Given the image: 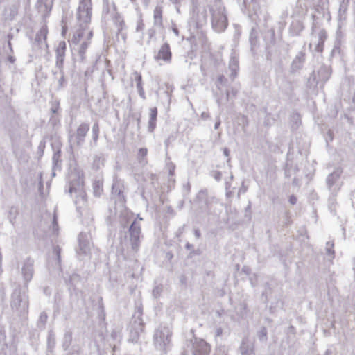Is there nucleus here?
<instances>
[{"mask_svg": "<svg viewBox=\"0 0 355 355\" xmlns=\"http://www.w3.org/2000/svg\"><path fill=\"white\" fill-rule=\"evenodd\" d=\"M211 25L216 32L224 31L228 26L226 10L220 0H214L209 7Z\"/></svg>", "mask_w": 355, "mask_h": 355, "instance_id": "obj_1", "label": "nucleus"}, {"mask_svg": "<svg viewBox=\"0 0 355 355\" xmlns=\"http://www.w3.org/2000/svg\"><path fill=\"white\" fill-rule=\"evenodd\" d=\"M69 193L71 195H74L75 204L80 214L82 216H85L87 218H90L92 214L89 209L87 207V195L83 189V186L80 183H78L77 186L71 184L69 188Z\"/></svg>", "mask_w": 355, "mask_h": 355, "instance_id": "obj_2", "label": "nucleus"}, {"mask_svg": "<svg viewBox=\"0 0 355 355\" xmlns=\"http://www.w3.org/2000/svg\"><path fill=\"white\" fill-rule=\"evenodd\" d=\"M92 15V0H79L76 12V19L78 26H88L91 22Z\"/></svg>", "mask_w": 355, "mask_h": 355, "instance_id": "obj_3", "label": "nucleus"}, {"mask_svg": "<svg viewBox=\"0 0 355 355\" xmlns=\"http://www.w3.org/2000/svg\"><path fill=\"white\" fill-rule=\"evenodd\" d=\"M11 307L13 310L20 313L28 312V298L24 292L21 290H15L12 295Z\"/></svg>", "mask_w": 355, "mask_h": 355, "instance_id": "obj_4", "label": "nucleus"}, {"mask_svg": "<svg viewBox=\"0 0 355 355\" xmlns=\"http://www.w3.org/2000/svg\"><path fill=\"white\" fill-rule=\"evenodd\" d=\"M141 225L135 220L129 228L130 242L132 249L137 251L140 245Z\"/></svg>", "mask_w": 355, "mask_h": 355, "instance_id": "obj_5", "label": "nucleus"}, {"mask_svg": "<svg viewBox=\"0 0 355 355\" xmlns=\"http://www.w3.org/2000/svg\"><path fill=\"white\" fill-rule=\"evenodd\" d=\"M48 28L46 24H44L36 34L35 38L33 43V50L39 51L48 48L46 42Z\"/></svg>", "mask_w": 355, "mask_h": 355, "instance_id": "obj_6", "label": "nucleus"}, {"mask_svg": "<svg viewBox=\"0 0 355 355\" xmlns=\"http://www.w3.org/2000/svg\"><path fill=\"white\" fill-rule=\"evenodd\" d=\"M144 331V323L141 318H139L134 320L130 326L129 340L133 343H137L140 336Z\"/></svg>", "mask_w": 355, "mask_h": 355, "instance_id": "obj_7", "label": "nucleus"}, {"mask_svg": "<svg viewBox=\"0 0 355 355\" xmlns=\"http://www.w3.org/2000/svg\"><path fill=\"white\" fill-rule=\"evenodd\" d=\"M124 191V181L121 179H115L112 184V194L115 197L116 200L122 205H124L126 202Z\"/></svg>", "mask_w": 355, "mask_h": 355, "instance_id": "obj_8", "label": "nucleus"}, {"mask_svg": "<svg viewBox=\"0 0 355 355\" xmlns=\"http://www.w3.org/2000/svg\"><path fill=\"white\" fill-rule=\"evenodd\" d=\"M155 345L160 349L165 350L166 345L170 342V336L168 330L157 329L154 335Z\"/></svg>", "mask_w": 355, "mask_h": 355, "instance_id": "obj_9", "label": "nucleus"}, {"mask_svg": "<svg viewBox=\"0 0 355 355\" xmlns=\"http://www.w3.org/2000/svg\"><path fill=\"white\" fill-rule=\"evenodd\" d=\"M93 33L92 31L87 28V26H79V28L77 29L73 35L71 40V43L73 45H78L83 41L87 39L88 34Z\"/></svg>", "mask_w": 355, "mask_h": 355, "instance_id": "obj_10", "label": "nucleus"}, {"mask_svg": "<svg viewBox=\"0 0 355 355\" xmlns=\"http://www.w3.org/2000/svg\"><path fill=\"white\" fill-rule=\"evenodd\" d=\"M211 349L210 345L202 339H195L193 343V355H208Z\"/></svg>", "mask_w": 355, "mask_h": 355, "instance_id": "obj_11", "label": "nucleus"}, {"mask_svg": "<svg viewBox=\"0 0 355 355\" xmlns=\"http://www.w3.org/2000/svg\"><path fill=\"white\" fill-rule=\"evenodd\" d=\"M67 49V44L64 41H61L55 50L56 53V67L62 71L64 61L65 58V53Z\"/></svg>", "mask_w": 355, "mask_h": 355, "instance_id": "obj_12", "label": "nucleus"}, {"mask_svg": "<svg viewBox=\"0 0 355 355\" xmlns=\"http://www.w3.org/2000/svg\"><path fill=\"white\" fill-rule=\"evenodd\" d=\"M21 274L26 283L32 279L34 274V261L33 259L28 258L25 260L22 266Z\"/></svg>", "mask_w": 355, "mask_h": 355, "instance_id": "obj_13", "label": "nucleus"}, {"mask_svg": "<svg viewBox=\"0 0 355 355\" xmlns=\"http://www.w3.org/2000/svg\"><path fill=\"white\" fill-rule=\"evenodd\" d=\"M93 37V33H89L86 40L83 41L78 45L77 49L78 55L79 57V62H85L86 60V52L89 46L92 43V38Z\"/></svg>", "mask_w": 355, "mask_h": 355, "instance_id": "obj_14", "label": "nucleus"}, {"mask_svg": "<svg viewBox=\"0 0 355 355\" xmlns=\"http://www.w3.org/2000/svg\"><path fill=\"white\" fill-rule=\"evenodd\" d=\"M239 350L241 355L254 354V342L250 340L248 336H245L241 341Z\"/></svg>", "mask_w": 355, "mask_h": 355, "instance_id": "obj_15", "label": "nucleus"}, {"mask_svg": "<svg viewBox=\"0 0 355 355\" xmlns=\"http://www.w3.org/2000/svg\"><path fill=\"white\" fill-rule=\"evenodd\" d=\"M171 57L172 54L170 46L168 43H164L162 45L157 53L155 55V59L156 60H162L166 62H170Z\"/></svg>", "mask_w": 355, "mask_h": 355, "instance_id": "obj_16", "label": "nucleus"}, {"mask_svg": "<svg viewBox=\"0 0 355 355\" xmlns=\"http://www.w3.org/2000/svg\"><path fill=\"white\" fill-rule=\"evenodd\" d=\"M89 130V125L85 123H81L77 128L75 135V139L78 146H80L83 144L85 141V137L87 135Z\"/></svg>", "mask_w": 355, "mask_h": 355, "instance_id": "obj_17", "label": "nucleus"}, {"mask_svg": "<svg viewBox=\"0 0 355 355\" xmlns=\"http://www.w3.org/2000/svg\"><path fill=\"white\" fill-rule=\"evenodd\" d=\"M79 250L83 254H86L90 250V243L88 236L83 232L78 235Z\"/></svg>", "mask_w": 355, "mask_h": 355, "instance_id": "obj_18", "label": "nucleus"}, {"mask_svg": "<svg viewBox=\"0 0 355 355\" xmlns=\"http://www.w3.org/2000/svg\"><path fill=\"white\" fill-rule=\"evenodd\" d=\"M103 14L105 17L112 16L113 15L119 12L117 6L115 3L110 0H103Z\"/></svg>", "mask_w": 355, "mask_h": 355, "instance_id": "obj_19", "label": "nucleus"}, {"mask_svg": "<svg viewBox=\"0 0 355 355\" xmlns=\"http://www.w3.org/2000/svg\"><path fill=\"white\" fill-rule=\"evenodd\" d=\"M157 108L156 107L149 109V119L148 125V130L150 132H153L157 125Z\"/></svg>", "mask_w": 355, "mask_h": 355, "instance_id": "obj_20", "label": "nucleus"}, {"mask_svg": "<svg viewBox=\"0 0 355 355\" xmlns=\"http://www.w3.org/2000/svg\"><path fill=\"white\" fill-rule=\"evenodd\" d=\"M110 17L117 28V34L121 33V31L125 28V23L121 14L117 12Z\"/></svg>", "mask_w": 355, "mask_h": 355, "instance_id": "obj_21", "label": "nucleus"}, {"mask_svg": "<svg viewBox=\"0 0 355 355\" xmlns=\"http://www.w3.org/2000/svg\"><path fill=\"white\" fill-rule=\"evenodd\" d=\"M154 25L159 27L163 26V8L156 6L153 11Z\"/></svg>", "mask_w": 355, "mask_h": 355, "instance_id": "obj_22", "label": "nucleus"}, {"mask_svg": "<svg viewBox=\"0 0 355 355\" xmlns=\"http://www.w3.org/2000/svg\"><path fill=\"white\" fill-rule=\"evenodd\" d=\"M132 76H134L135 81L137 83V89L138 90L139 94L141 98L144 100L146 99V94L145 91L143 87V81H142V76L140 73L138 71H134L132 73Z\"/></svg>", "mask_w": 355, "mask_h": 355, "instance_id": "obj_23", "label": "nucleus"}, {"mask_svg": "<svg viewBox=\"0 0 355 355\" xmlns=\"http://www.w3.org/2000/svg\"><path fill=\"white\" fill-rule=\"evenodd\" d=\"M304 28V25L302 21L295 20L292 21L289 28V31L293 35L297 36L300 34Z\"/></svg>", "mask_w": 355, "mask_h": 355, "instance_id": "obj_24", "label": "nucleus"}, {"mask_svg": "<svg viewBox=\"0 0 355 355\" xmlns=\"http://www.w3.org/2000/svg\"><path fill=\"white\" fill-rule=\"evenodd\" d=\"M229 68L232 71L231 77L234 79L236 75L237 71L239 70V59L236 55H232L230 63H229Z\"/></svg>", "mask_w": 355, "mask_h": 355, "instance_id": "obj_25", "label": "nucleus"}, {"mask_svg": "<svg viewBox=\"0 0 355 355\" xmlns=\"http://www.w3.org/2000/svg\"><path fill=\"white\" fill-rule=\"evenodd\" d=\"M304 62V55L301 53L297 55L291 64L292 71H296L302 67L303 62Z\"/></svg>", "mask_w": 355, "mask_h": 355, "instance_id": "obj_26", "label": "nucleus"}, {"mask_svg": "<svg viewBox=\"0 0 355 355\" xmlns=\"http://www.w3.org/2000/svg\"><path fill=\"white\" fill-rule=\"evenodd\" d=\"M148 149L146 148H141L138 150L137 159L138 162L141 165H146L148 163L147 159Z\"/></svg>", "mask_w": 355, "mask_h": 355, "instance_id": "obj_27", "label": "nucleus"}, {"mask_svg": "<svg viewBox=\"0 0 355 355\" xmlns=\"http://www.w3.org/2000/svg\"><path fill=\"white\" fill-rule=\"evenodd\" d=\"M318 74L319 80H317V83H318L319 81L326 82L330 77V71L326 67H321L318 71Z\"/></svg>", "mask_w": 355, "mask_h": 355, "instance_id": "obj_28", "label": "nucleus"}, {"mask_svg": "<svg viewBox=\"0 0 355 355\" xmlns=\"http://www.w3.org/2000/svg\"><path fill=\"white\" fill-rule=\"evenodd\" d=\"M92 186L94 196H101L103 192V182L101 180H95Z\"/></svg>", "mask_w": 355, "mask_h": 355, "instance_id": "obj_29", "label": "nucleus"}, {"mask_svg": "<svg viewBox=\"0 0 355 355\" xmlns=\"http://www.w3.org/2000/svg\"><path fill=\"white\" fill-rule=\"evenodd\" d=\"M341 172L338 170L334 171L329 174L327 178V184L328 187H331L339 179Z\"/></svg>", "mask_w": 355, "mask_h": 355, "instance_id": "obj_30", "label": "nucleus"}, {"mask_svg": "<svg viewBox=\"0 0 355 355\" xmlns=\"http://www.w3.org/2000/svg\"><path fill=\"white\" fill-rule=\"evenodd\" d=\"M53 1L54 0H39V8L43 12H48L51 10Z\"/></svg>", "mask_w": 355, "mask_h": 355, "instance_id": "obj_31", "label": "nucleus"}, {"mask_svg": "<svg viewBox=\"0 0 355 355\" xmlns=\"http://www.w3.org/2000/svg\"><path fill=\"white\" fill-rule=\"evenodd\" d=\"M72 342V333L70 331H67L63 338V343L62 347L64 350H67L69 349V346L71 345Z\"/></svg>", "mask_w": 355, "mask_h": 355, "instance_id": "obj_32", "label": "nucleus"}, {"mask_svg": "<svg viewBox=\"0 0 355 355\" xmlns=\"http://www.w3.org/2000/svg\"><path fill=\"white\" fill-rule=\"evenodd\" d=\"M18 214H19V211H18V209L17 207H12L10 209L9 212H8V218L12 225L15 224Z\"/></svg>", "mask_w": 355, "mask_h": 355, "instance_id": "obj_33", "label": "nucleus"}, {"mask_svg": "<svg viewBox=\"0 0 355 355\" xmlns=\"http://www.w3.org/2000/svg\"><path fill=\"white\" fill-rule=\"evenodd\" d=\"M48 348L52 351L55 345V335L52 331H50L48 334Z\"/></svg>", "mask_w": 355, "mask_h": 355, "instance_id": "obj_34", "label": "nucleus"}, {"mask_svg": "<svg viewBox=\"0 0 355 355\" xmlns=\"http://www.w3.org/2000/svg\"><path fill=\"white\" fill-rule=\"evenodd\" d=\"M104 165V160L100 157H95L93 161L92 167L93 168L98 170Z\"/></svg>", "mask_w": 355, "mask_h": 355, "instance_id": "obj_35", "label": "nucleus"}, {"mask_svg": "<svg viewBox=\"0 0 355 355\" xmlns=\"http://www.w3.org/2000/svg\"><path fill=\"white\" fill-rule=\"evenodd\" d=\"M99 131H100L99 125L96 123L92 127V137H93V139L95 143H96V141L98 140Z\"/></svg>", "mask_w": 355, "mask_h": 355, "instance_id": "obj_36", "label": "nucleus"}, {"mask_svg": "<svg viewBox=\"0 0 355 355\" xmlns=\"http://www.w3.org/2000/svg\"><path fill=\"white\" fill-rule=\"evenodd\" d=\"M250 41L252 45H255L257 42V31L254 28L250 31Z\"/></svg>", "mask_w": 355, "mask_h": 355, "instance_id": "obj_37", "label": "nucleus"}, {"mask_svg": "<svg viewBox=\"0 0 355 355\" xmlns=\"http://www.w3.org/2000/svg\"><path fill=\"white\" fill-rule=\"evenodd\" d=\"M267 329L266 327H262L261 329L258 331L257 336L260 340L266 341L267 340Z\"/></svg>", "mask_w": 355, "mask_h": 355, "instance_id": "obj_38", "label": "nucleus"}, {"mask_svg": "<svg viewBox=\"0 0 355 355\" xmlns=\"http://www.w3.org/2000/svg\"><path fill=\"white\" fill-rule=\"evenodd\" d=\"M334 244L331 241H328L326 243V250L328 254L334 257Z\"/></svg>", "mask_w": 355, "mask_h": 355, "instance_id": "obj_39", "label": "nucleus"}, {"mask_svg": "<svg viewBox=\"0 0 355 355\" xmlns=\"http://www.w3.org/2000/svg\"><path fill=\"white\" fill-rule=\"evenodd\" d=\"M327 38V33L324 29H321L318 32V41L324 42Z\"/></svg>", "mask_w": 355, "mask_h": 355, "instance_id": "obj_40", "label": "nucleus"}, {"mask_svg": "<svg viewBox=\"0 0 355 355\" xmlns=\"http://www.w3.org/2000/svg\"><path fill=\"white\" fill-rule=\"evenodd\" d=\"M60 253H61V248L58 245L54 246L53 254L56 256L57 261H58V263H60V260H61Z\"/></svg>", "mask_w": 355, "mask_h": 355, "instance_id": "obj_41", "label": "nucleus"}, {"mask_svg": "<svg viewBox=\"0 0 355 355\" xmlns=\"http://www.w3.org/2000/svg\"><path fill=\"white\" fill-rule=\"evenodd\" d=\"M53 230L55 232H58V217L55 212H54L53 218Z\"/></svg>", "mask_w": 355, "mask_h": 355, "instance_id": "obj_42", "label": "nucleus"}, {"mask_svg": "<svg viewBox=\"0 0 355 355\" xmlns=\"http://www.w3.org/2000/svg\"><path fill=\"white\" fill-rule=\"evenodd\" d=\"M167 167L169 171L170 175H174L175 174V165L173 162H169L167 164Z\"/></svg>", "mask_w": 355, "mask_h": 355, "instance_id": "obj_43", "label": "nucleus"}, {"mask_svg": "<svg viewBox=\"0 0 355 355\" xmlns=\"http://www.w3.org/2000/svg\"><path fill=\"white\" fill-rule=\"evenodd\" d=\"M324 42L318 41L317 45L315 46V50L318 53H322L324 50Z\"/></svg>", "mask_w": 355, "mask_h": 355, "instance_id": "obj_44", "label": "nucleus"}, {"mask_svg": "<svg viewBox=\"0 0 355 355\" xmlns=\"http://www.w3.org/2000/svg\"><path fill=\"white\" fill-rule=\"evenodd\" d=\"M212 176L217 180L219 181L222 178V173L218 171H213Z\"/></svg>", "mask_w": 355, "mask_h": 355, "instance_id": "obj_45", "label": "nucleus"}, {"mask_svg": "<svg viewBox=\"0 0 355 355\" xmlns=\"http://www.w3.org/2000/svg\"><path fill=\"white\" fill-rule=\"evenodd\" d=\"M147 34L149 37V39L150 40L155 37L156 34V30L154 28H150L148 30Z\"/></svg>", "mask_w": 355, "mask_h": 355, "instance_id": "obj_46", "label": "nucleus"}, {"mask_svg": "<svg viewBox=\"0 0 355 355\" xmlns=\"http://www.w3.org/2000/svg\"><path fill=\"white\" fill-rule=\"evenodd\" d=\"M144 28V24L143 21L141 19L138 21L137 27H136V31L139 32L143 31Z\"/></svg>", "mask_w": 355, "mask_h": 355, "instance_id": "obj_47", "label": "nucleus"}, {"mask_svg": "<svg viewBox=\"0 0 355 355\" xmlns=\"http://www.w3.org/2000/svg\"><path fill=\"white\" fill-rule=\"evenodd\" d=\"M207 193L206 191H200L197 196V198L199 200L205 199L207 198Z\"/></svg>", "mask_w": 355, "mask_h": 355, "instance_id": "obj_48", "label": "nucleus"}, {"mask_svg": "<svg viewBox=\"0 0 355 355\" xmlns=\"http://www.w3.org/2000/svg\"><path fill=\"white\" fill-rule=\"evenodd\" d=\"M161 292L162 288L159 286H156L153 291V293L156 297L159 296Z\"/></svg>", "mask_w": 355, "mask_h": 355, "instance_id": "obj_49", "label": "nucleus"}, {"mask_svg": "<svg viewBox=\"0 0 355 355\" xmlns=\"http://www.w3.org/2000/svg\"><path fill=\"white\" fill-rule=\"evenodd\" d=\"M59 109V103H55L52 105V107L51 108V111L53 113H56Z\"/></svg>", "mask_w": 355, "mask_h": 355, "instance_id": "obj_50", "label": "nucleus"}, {"mask_svg": "<svg viewBox=\"0 0 355 355\" xmlns=\"http://www.w3.org/2000/svg\"><path fill=\"white\" fill-rule=\"evenodd\" d=\"M40 320L45 323L46 322V320H47V315L46 313L43 312L40 314Z\"/></svg>", "mask_w": 355, "mask_h": 355, "instance_id": "obj_51", "label": "nucleus"}, {"mask_svg": "<svg viewBox=\"0 0 355 355\" xmlns=\"http://www.w3.org/2000/svg\"><path fill=\"white\" fill-rule=\"evenodd\" d=\"M289 202L292 205L296 204V202H297V198L295 196H293V195L291 196L290 198H289Z\"/></svg>", "mask_w": 355, "mask_h": 355, "instance_id": "obj_52", "label": "nucleus"}, {"mask_svg": "<svg viewBox=\"0 0 355 355\" xmlns=\"http://www.w3.org/2000/svg\"><path fill=\"white\" fill-rule=\"evenodd\" d=\"M172 29H173V33L175 34V35L179 36L180 32H179L178 28L175 26H174Z\"/></svg>", "mask_w": 355, "mask_h": 355, "instance_id": "obj_53", "label": "nucleus"}, {"mask_svg": "<svg viewBox=\"0 0 355 355\" xmlns=\"http://www.w3.org/2000/svg\"><path fill=\"white\" fill-rule=\"evenodd\" d=\"M226 79L224 76L221 75L218 78V82L219 83H223Z\"/></svg>", "mask_w": 355, "mask_h": 355, "instance_id": "obj_54", "label": "nucleus"}, {"mask_svg": "<svg viewBox=\"0 0 355 355\" xmlns=\"http://www.w3.org/2000/svg\"><path fill=\"white\" fill-rule=\"evenodd\" d=\"M65 82V79H64V76L62 75L60 79H59V83L60 85V86H63L64 83Z\"/></svg>", "mask_w": 355, "mask_h": 355, "instance_id": "obj_55", "label": "nucleus"}, {"mask_svg": "<svg viewBox=\"0 0 355 355\" xmlns=\"http://www.w3.org/2000/svg\"><path fill=\"white\" fill-rule=\"evenodd\" d=\"M8 60L10 62V63H14L15 62V58L12 55H10V56H8Z\"/></svg>", "mask_w": 355, "mask_h": 355, "instance_id": "obj_56", "label": "nucleus"}, {"mask_svg": "<svg viewBox=\"0 0 355 355\" xmlns=\"http://www.w3.org/2000/svg\"><path fill=\"white\" fill-rule=\"evenodd\" d=\"M60 156V152L58 150L57 153H55L53 155V160L55 161L58 159V157Z\"/></svg>", "mask_w": 355, "mask_h": 355, "instance_id": "obj_57", "label": "nucleus"}, {"mask_svg": "<svg viewBox=\"0 0 355 355\" xmlns=\"http://www.w3.org/2000/svg\"><path fill=\"white\" fill-rule=\"evenodd\" d=\"M223 334V329L221 328H218L216 329V336H220Z\"/></svg>", "mask_w": 355, "mask_h": 355, "instance_id": "obj_58", "label": "nucleus"}, {"mask_svg": "<svg viewBox=\"0 0 355 355\" xmlns=\"http://www.w3.org/2000/svg\"><path fill=\"white\" fill-rule=\"evenodd\" d=\"M220 125V119H218L215 123L214 128L218 129Z\"/></svg>", "mask_w": 355, "mask_h": 355, "instance_id": "obj_59", "label": "nucleus"}, {"mask_svg": "<svg viewBox=\"0 0 355 355\" xmlns=\"http://www.w3.org/2000/svg\"><path fill=\"white\" fill-rule=\"evenodd\" d=\"M223 153H224V155H225L226 157H229V155H230V150H229V149H228V148H225L223 149Z\"/></svg>", "mask_w": 355, "mask_h": 355, "instance_id": "obj_60", "label": "nucleus"}, {"mask_svg": "<svg viewBox=\"0 0 355 355\" xmlns=\"http://www.w3.org/2000/svg\"><path fill=\"white\" fill-rule=\"evenodd\" d=\"M194 234L196 236V238L199 239L201 236V234L198 230H195Z\"/></svg>", "mask_w": 355, "mask_h": 355, "instance_id": "obj_61", "label": "nucleus"}, {"mask_svg": "<svg viewBox=\"0 0 355 355\" xmlns=\"http://www.w3.org/2000/svg\"><path fill=\"white\" fill-rule=\"evenodd\" d=\"M141 1L143 3L144 6L147 7L149 6L150 0H141Z\"/></svg>", "mask_w": 355, "mask_h": 355, "instance_id": "obj_62", "label": "nucleus"}, {"mask_svg": "<svg viewBox=\"0 0 355 355\" xmlns=\"http://www.w3.org/2000/svg\"><path fill=\"white\" fill-rule=\"evenodd\" d=\"M119 35H121V37H122V38H123V40L124 41H125V40H126L127 35H126V34H125V33H123V31H121V33H120Z\"/></svg>", "mask_w": 355, "mask_h": 355, "instance_id": "obj_63", "label": "nucleus"}, {"mask_svg": "<svg viewBox=\"0 0 355 355\" xmlns=\"http://www.w3.org/2000/svg\"><path fill=\"white\" fill-rule=\"evenodd\" d=\"M185 247L187 249L190 250L193 248V245L191 244H190L189 243H187L186 244Z\"/></svg>", "mask_w": 355, "mask_h": 355, "instance_id": "obj_64", "label": "nucleus"}]
</instances>
